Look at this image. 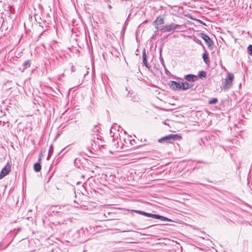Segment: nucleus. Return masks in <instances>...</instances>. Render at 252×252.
Masks as SVG:
<instances>
[{
	"label": "nucleus",
	"mask_w": 252,
	"mask_h": 252,
	"mask_svg": "<svg viewBox=\"0 0 252 252\" xmlns=\"http://www.w3.org/2000/svg\"><path fill=\"white\" fill-rule=\"evenodd\" d=\"M142 61H143L144 64L145 65V66L146 67L150 68V66H149L148 63H147V58L143 59Z\"/></svg>",
	"instance_id": "nucleus-22"
},
{
	"label": "nucleus",
	"mask_w": 252,
	"mask_h": 252,
	"mask_svg": "<svg viewBox=\"0 0 252 252\" xmlns=\"http://www.w3.org/2000/svg\"><path fill=\"white\" fill-rule=\"evenodd\" d=\"M248 52L249 55H252V45H250L248 47Z\"/></svg>",
	"instance_id": "nucleus-21"
},
{
	"label": "nucleus",
	"mask_w": 252,
	"mask_h": 252,
	"mask_svg": "<svg viewBox=\"0 0 252 252\" xmlns=\"http://www.w3.org/2000/svg\"><path fill=\"white\" fill-rule=\"evenodd\" d=\"M33 168L35 172H37L40 171L41 166L39 163H35L33 165Z\"/></svg>",
	"instance_id": "nucleus-16"
},
{
	"label": "nucleus",
	"mask_w": 252,
	"mask_h": 252,
	"mask_svg": "<svg viewBox=\"0 0 252 252\" xmlns=\"http://www.w3.org/2000/svg\"><path fill=\"white\" fill-rule=\"evenodd\" d=\"M109 7L110 8H111V6L110 5H109Z\"/></svg>",
	"instance_id": "nucleus-33"
},
{
	"label": "nucleus",
	"mask_w": 252,
	"mask_h": 252,
	"mask_svg": "<svg viewBox=\"0 0 252 252\" xmlns=\"http://www.w3.org/2000/svg\"><path fill=\"white\" fill-rule=\"evenodd\" d=\"M123 140H124V141L125 142V143L126 144V143H126V140H125V139H123Z\"/></svg>",
	"instance_id": "nucleus-28"
},
{
	"label": "nucleus",
	"mask_w": 252,
	"mask_h": 252,
	"mask_svg": "<svg viewBox=\"0 0 252 252\" xmlns=\"http://www.w3.org/2000/svg\"><path fill=\"white\" fill-rule=\"evenodd\" d=\"M154 35H153L152 36V38H154Z\"/></svg>",
	"instance_id": "nucleus-31"
},
{
	"label": "nucleus",
	"mask_w": 252,
	"mask_h": 252,
	"mask_svg": "<svg viewBox=\"0 0 252 252\" xmlns=\"http://www.w3.org/2000/svg\"><path fill=\"white\" fill-rule=\"evenodd\" d=\"M60 212V211H56V213H59Z\"/></svg>",
	"instance_id": "nucleus-32"
},
{
	"label": "nucleus",
	"mask_w": 252,
	"mask_h": 252,
	"mask_svg": "<svg viewBox=\"0 0 252 252\" xmlns=\"http://www.w3.org/2000/svg\"><path fill=\"white\" fill-rule=\"evenodd\" d=\"M198 76L200 78L206 77V73L204 71H201L199 72Z\"/></svg>",
	"instance_id": "nucleus-20"
},
{
	"label": "nucleus",
	"mask_w": 252,
	"mask_h": 252,
	"mask_svg": "<svg viewBox=\"0 0 252 252\" xmlns=\"http://www.w3.org/2000/svg\"><path fill=\"white\" fill-rule=\"evenodd\" d=\"M108 205H110L111 204H109Z\"/></svg>",
	"instance_id": "nucleus-34"
},
{
	"label": "nucleus",
	"mask_w": 252,
	"mask_h": 252,
	"mask_svg": "<svg viewBox=\"0 0 252 252\" xmlns=\"http://www.w3.org/2000/svg\"><path fill=\"white\" fill-rule=\"evenodd\" d=\"M170 87L172 88L173 90H182L181 86V82H176L174 81H170L169 84Z\"/></svg>",
	"instance_id": "nucleus-9"
},
{
	"label": "nucleus",
	"mask_w": 252,
	"mask_h": 252,
	"mask_svg": "<svg viewBox=\"0 0 252 252\" xmlns=\"http://www.w3.org/2000/svg\"><path fill=\"white\" fill-rule=\"evenodd\" d=\"M134 212L139 214L146 216L147 217H151V218H152L154 219L160 220L164 221H166L171 222L172 221L170 219H168L166 217H165L164 216H161V215H159L158 214H151V213H147V212H144L142 211H140V210H134Z\"/></svg>",
	"instance_id": "nucleus-1"
},
{
	"label": "nucleus",
	"mask_w": 252,
	"mask_h": 252,
	"mask_svg": "<svg viewBox=\"0 0 252 252\" xmlns=\"http://www.w3.org/2000/svg\"><path fill=\"white\" fill-rule=\"evenodd\" d=\"M218 100L217 98H213L209 101V104H216L218 102Z\"/></svg>",
	"instance_id": "nucleus-18"
},
{
	"label": "nucleus",
	"mask_w": 252,
	"mask_h": 252,
	"mask_svg": "<svg viewBox=\"0 0 252 252\" xmlns=\"http://www.w3.org/2000/svg\"><path fill=\"white\" fill-rule=\"evenodd\" d=\"M204 51L205 52L203 54L202 58L204 62L206 63H208L210 62V60L209 58H208V54L207 53L206 50L205 49Z\"/></svg>",
	"instance_id": "nucleus-14"
},
{
	"label": "nucleus",
	"mask_w": 252,
	"mask_h": 252,
	"mask_svg": "<svg viewBox=\"0 0 252 252\" xmlns=\"http://www.w3.org/2000/svg\"><path fill=\"white\" fill-rule=\"evenodd\" d=\"M5 175H7L11 171V165L7 163L1 170Z\"/></svg>",
	"instance_id": "nucleus-13"
},
{
	"label": "nucleus",
	"mask_w": 252,
	"mask_h": 252,
	"mask_svg": "<svg viewBox=\"0 0 252 252\" xmlns=\"http://www.w3.org/2000/svg\"><path fill=\"white\" fill-rule=\"evenodd\" d=\"M71 70V72H74L75 71V68L74 66L72 65Z\"/></svg>",
	"instance_id": "nucleus-26"
},
{
	"label": "nucleus",
	"mask_w": 252,
	"mask_h": 252,
	"mask_svg": "<svg viewBox=\"0 0 252 252\" xmlns=\"http://www.w3.org/2000/svg\"><path fill=\"white\" fill-rule=\"evenodd\" d=\"M96 143L95 142H94V144L93 143L92 144V146L93 149H94V147H96Z\"/></svg>",
	"instance_id": "nucleus-27"
},
{
	"label": "nucleus",
	"mask_w": 252,
	"mask_h": 252,
	"mask_svg": "<svg viewBox=\"0 0 252 252\" xmlns=\"http://www.w3.org/2000/svg\"><path fill=\"white\" fill-rule=\"evenodd\" d=\"M182 90H186L192 87L193 85L187 82H181Z\"/></svg>",
	"instance_id": "nucleus-11"
},
{
	"label": "nucleus",
	"mask_w": 252,
	"mask_h": 252,
	"mask_svg": "<svg viewBox=\"0 0 252 252\" xmlns=\"http://www.w3.org/2000/svg\"><path fill=\"white\" fill-rule=\"evenodd\" d=\"M193 40L197 44L201 45L202 47H203V48L204 50H205V47L203 45L202 43V42L200 40L196 38H194Z\"/></svg>",
	"instance_id": "nucleus-19"
},
{
	"label": "nucleus",
	"mask_w": 252,
	"mask_h": 252,
	"mask_svg": "<svg viewBox=\"0 0 252 252\" xmlns=\"http://www.w3.org/2000/svg\"><path fill=\"white\" fill-rule=\"evenodd\" d=\"M52 209H53V212H55V209L52 208Z\"/></svg>",
	"instance_id": "nucleus-29"
},
{
	"label": "nucleus",
	"mask_w": 252,
	"mask_h": 252,
	"mask_svg": "<svg viewBox=\"0 0 252 252\" xmlns=\"http://www.w3.org/2000/svg\"><path fill=\"white\" fill-rule=\"evenodd\" d=\"M164 23V19L160 16H158L156 20L154 21L153 25H154L157 31H158L159 28L158 26Z\"/></svg>",
	"instance_id": "nucleus-8"
},
{
	"label": "nucleus",
	"mask_w": 252,
	"mask_h": 252,
	"mask_svg": "<svg viewBox=\"0 0 252 252\" xmlns=\"http://www.w3.org/2000/svg\"><path fill=\"white\" fill-rule=\"evenodd\" d=\"M6 175H5V174L3 173V171H2V170L1 171V172H0V179H2L3 178H4Z\"/></svg>",
	"instance_id": "nucleus-24"
},
{
	"label": "nucleus",
	"mask_w": 252,
	"mask_h": 252,
	"mask_svg": "<svg viewBox=\"0 0 252 252\" xmlns=\"http://www.w3.org/2000/svg\"><path fill=\"white\" fill-rule=\"evenodd\" d=\"M53 150H54V147H53V145H50V148H49V152H48V157H47V159H49L52 155V154L53 153Z\"/></svg>",
	"instance_id": "nucleus-17"
},
{
	"label": "nucleus",
	"mask_w": 252,
	"mask_h": 252,
	"mask_svg": "<svg viewBox=\"0 0 252 252\" xmlns=\"http://www.w3.org/2000/svg\"><path fill=\"white\" fill-rule=\"evenodd\" d=\"M174 23H172L169 25H165L164 26H162L160 28V31L162 32H170L172 31H174Z\"/></svg>",
	"instance_id": "nucleus-7"
},
{
	"label": "nucleus",
	"mask_w": 252,
	"mask_h": 252,
	"mask_svg": "<svg viewBox=\"0 0 252 252\" xmlns=\"http://www.w3.org/2000/svg\"><path fill=\"white\" fill-rule=\"evenodd\" d=\"M160 62H161V64H162L164 68H165V64H164L163 59L162 57H161V56L160 57Z\"/></svg>",
	"instance_id": "nucleus-25"
},
{
	"label": "nucleus",
	"mask_w": 252,
	"mask_h": 252,
	"mask_svg": "<svg viewBox=\"0 0 252 252\" xmlns=\"http://www.w3.org/2000/svg\"><path fill=\"white\" fill-rule=\"evenodd\" d=\"M186 28L184 25H180L174 23V29L177 30V32L184 31Z\"/></svg>",
	"instance_id": "nucleus-12"
},
{
	"label": "nucleus",
	"mask_w": 252,
	"mask_h": 252,
	"mask_svg": "<svg viewBox=\"0 0 252 252\" xmlns=\"http://www.w3.org/2000/svg\"><path fill=\"white\" fill-rule=\"evenodd\" d=\"M176 137V135L169 134L159 139L158 141L160 143H172L175 140Z\"/></svg>",
	"instance_id": "nucleus-3"
},
{
	"label": "nucleus",
	"mask_w": 252,
	"mask_h": 252,
	"mask_svg": "<svg viewBox=\"0 0 252 252\" xmlns=\"http://www.w3.org/2000/svg\"><path fill=\"white\" fill-rule=\"evenodd\" d=\"M185 79L189 82H194L198 79V77L193 74H188L185 76Z\"/></svg>",
	"instance_id": "nucleus-10"
},
{
	"label": "nucleus",
	"mask_w": 252,
	"mask_h": 252,
	"mask_svg": "<svg viewBox=\"0 0 252 252\" xmlns=\"http://www.w3.org/2000/svg\"><path fill=\"white\" fill-rule=\"evenodd\" d=\"M145 58H147V56H146V50L145 49H144L142 51V59H145Z\"/></svg>",
	"instance_id": "nucleus-23"
},
{
	"label": "nucleus",
	"mask_w": 252,
	"mask_h": 252,
	"mask_svg": "<svg viewBox=\"0 0 252 252\" xmlns=\"http://www.w3.org/2000/svg\"><path fill=\"white\" fill-rule=\"evenodd\" d=\"M234 79V75L228 73L224 81L222 83V89L227 90L230 88L232 85V81Z\"/></svg>",
	"instance_id": "nucleus-2"
},
{
	"label": "nucleus",
	"mask_w": 252,
	"mask_h": 252,
	"mask_svg": "<svg viewBox=\"0 0 252 252\" xmlns=\"http://www.w3.org/2000/svg\"><path fill=\"white\" fill-rule=\"evenodd\" d=\"M30 65H31V61L30 60H27V61H25L22 65V66L23 67V68L22 69V71H24V70L25 69H26L27 68L29 67L30 66Z\"/></svg>",
	"instance_id": "nucleus-15"
},
{
	"label": "nucleus",
	"mask_w": 252,
	"mask_h": 252,
	"mask_svg": "<svg viewBox=\"0 0 252 252\" xmlns=\"http://www.w3.org/2000/svg\"><path fill=\"white\" fill-rule=\"evenodd\" d=\"M116 127L117 126L116 124L113 125L111 128L110 129V136L113 138V141L114 142L115 140V138H118L119 136H120V134L119 132V130L116 131Z\"/></svg>",
	"instance_id": "nucleus-5"
},
{
	"label": "nucleus",
	"mask_w": 252,
	"mask_h": 252,
	"mask_svg": "<svg viewBox=\"0 0 252 252\" xmlns=\"http://www.w3.org/2000/svg\"><path fill=\"white\" fill-rule=\"evenodd\" d=\"M53 207H54V208L57 207L58 206H52Z\"/></svg>",
	"instance_id": "nucleus-30"
},
{
	"label": "nucleus",
	"mask_w": 252,
	"mask_h": 252,
	"mask_svg": "<svg viewBox=\"0 0 252 252\" xmlns=\"http://www.w3.org/2000/svg\"><path fill=\"white\" fill-rule=\"evenodd\" d=\"M200 37L204 40L210 49L211 50L213 49V42L209 36L204 33H200Z\"/></svg>",
	"instance_id": "nucleus-4"
},
{
	"label": "nucleus",
	"mask_w": 252,
	"mask_h": 252,
	"mask_svg": "<svg viewBox=\"0 0 252 252\" xmlns=\"http://www.w3.org/2000/svg\"><path fill=\"white\" fill-rule=\"evenodd\" d=\"M114 145L118 149H122L125 145L124 143H123L121 136H120L118 138H115L114 142L113 141Z\"/></svg>",
	"instance_id": "nucleus-6"
}]
</instances>
